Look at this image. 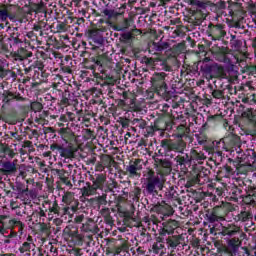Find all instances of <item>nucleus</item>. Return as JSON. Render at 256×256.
I'll list each match as a JSON object with an SVG mask.
<instances>
[{"mask_svg": "<svg viewBox=\"0 0 256 256\" xmlns=\"http://www.w3.org/2000/svg\"><path fill=\"white\" fill-rule=\"evenodd\" d=\"M88 37L93 41V43H95V45H103V43H105V40L99 30H90Z\"/></svg>", "mask_w": 256, "mask_h": 256, "instance_id": "nucleus-17", "label": "nucleus"}, {"mask_svg": "<svg viewBox=\"0 0 256 256\" xmlns=\"http://www.w3.org/2000/svg\"><path fill=\"white\" fill-rule=\"evenodd\" d=\"M65 170H59V169H56V174L58 175V177H59V179H60V181L62 180V179H65V177H67V176H65Z\"/></svg>", "mask_w": 256, "mask_h": 256, "instance_id": "nucleus-61", "label": "nucleus"}, {"mask_svg": "<svg viewBox=\"0 0 256 256\" xmlns=\"http://www.w3.org/2000/svg\"><path fill=\"white\" fill-rule=\"evenodd\" d=\"M3 98V103H10V101H12V99H16L17 101H23L24 98L21 96H17L15 94H13V92H9V91H5L2 94Z\"/></svg>", "mask_w": 256, "mask_h": 256, "instance_id": "nucleus-21", "label": "nucleus"}, {"mask_svg": "<svg viewBox=\"0 0 256 256\" xmlns=\"http://www.w3.org/2000/svg\"><path fill=\"white\" fill-rule=\"evenodd\" d=\"M98 186L97 184H92L91 182H87L86 186L81 188L82 197H91V195H95L97 193Z\"/></svg>", "mask_w": 256, "mask_h": 256, "instance_id": "nucleus-14", "label": "nucleus"}, {"mask_svg": "<svg viewBox=\"0 0 256 256\" xmlns=\"http://www.w3.org/2000/svg\"><path fill=\"white\" fill-rule=\"evenodd\" d=\"M230 45H231V49H233V51H241V47H243V41H241L239 39L230 41Z\"/></svg>", "mask_w": 256, "mask_h": 256, "instance_id": "nucleus-34", "label": "nucleus"}, {"mask_svg": "<svg viewBox=\"0 0 256 256\" xmlns=\"http://www.w3.org/2000/svg\"><path fill=\"white\" fill-rule=\"evenodd\" d=\"M165 180L159 175L155 174V171L148 170L142 179L143 193L155 197L159 195V191H163Z\"/></svg>", "mask_w": 256, "mask_h": 256, "instance_id": "nucleus-1", "label": "nucleus"}, {"mask_svg": "<svg viewBox=\"0 0 256 256\" xmlns=\"http://www.w3.org/2000/svg\"><path fill=\"white\" fill-rule=\"evenodd\" d=\"M101 215L102 217L106 218V217H109V215H111V212L109 210V208H104L101 210Z\"/></svg>", "mask_w": 256, "mask_h": 256, "instance_id": "nucleus-62", "label": "nucleus"}, {"mask_svg": "<svg viewBox=\"0 0 256 256\" xmlns=\"http://www.w3.org/2000/svg\"><path fill=\"white\" fill-rule=\"evenodd\" d=\"M143 170V161L141 159L131 160L126 167V173L130 177H141V171Z\"/></svg>", "mask_w": 256, "mask_h": 256, "instance_id": "nucleus-5", "label": "nucleus"}, {"mask_svg": "<svg viewBox=\"0 0 256 256\" xmlns=\"http://www.w3.org/2000/svg\"><path fill=\"white\" fill-rule=\"evenodd\" d=\"M174 161H176V167H179L182 171L187 169V165H191L189 154H185L184 156L178 155L174 158Z\"/></svg>", "mask_w": 256, "mask_h": 256, "instance_id": "nucleus-13", "label": "nucleus"}, {"mask_svg": "<svg viewBox=\"0 0 256 256\" xmlns=\"http://www.w3.org/2000/svg\"><path fill=\"white\" fill-rule=\"evenodd\" d=\"M60 209L61 208L59 207V204L57 203V201H54L52 204H49L48 211L49 213H54L55 215H59Z\"/></svg>", "mask_w": 256, "mask_h": 256, "instance_id": "nucleus-35", "label": "nucleus"}, {"mask_svg": "<svg viewBox=\"0 0 256 256\" xmlns=\"http://www.w3.org/2000/svg\"><path fill=\"white\" fill-rule=\"evenodd\" d=\"M0 173H4V175H15V173H17V160H13L12 162H2V168L0 169Z\"/></svg>", "mask_w": 256, "mask_h": 256, "instance_id": "nucleus-9", "label": "nucleus"}, {"mask_svg": "<svg viewBox=\"0 0 256 256\" xmlns=\"http://www.w3.org/2000/svg\"><path fill=\"white\" fill-rule=\"evenodd\" d=\"M206 217L209 223H217L219 221H225V217L219 216V214H217V209L215 208L211 212H208L206 214Z\"/></svg>", "mask_w": 256, "mask_h": 256, "instance_id": "nucleus-19", "label": "nucleus"}, {"mask_svg": "<svg viewBox=\"0 0 256 256\" xmlns=\"http://www.w3.org/2000/svg\"><path fill=\"white\" fill-rule=\"evenodd\" d=\"M242 117H244L245 119H248L249 121H253V119H255V114H253L252 109H248L247 111H244L242 113Z\"/></svg>", "mask_w": 256, "mask_h": 256, "instance_id": "nucleus-45", "label": "nucleus"}, {"mask_svg": "<svg viewBox=\"0 0 256 256\" xmlns=\"http://www.w3.org/2000/svg\"><path fill=\"white\" fill-rule=\"evenodd\" d=\"M234 219L236 222L247 223V221L253 220V213L251 211H241Z\"/></svg>", "mask_w": 256, "mask_h": 256, "instance_id": "nucleus-18", "label": "nucleus"}, {"mask_svg": "<svg viewBox=\"0 0 256 256\" xmlns=\"http://www.w3.org/2000/svg\"><path fill=\"white\" fill-rule=\"evenodd\" d=\"M69 97H71V93L65 90L62 94L61 105H64L65 107H67V105H69Z\"/></svg>", "mask_w": 256, "mask_h": 256, "instance_id": "nucleus-39", "label": "nucleus"}, {"mask_svg": "<svg viewBox=\"0 0 256 256\" xmlns=\"http://www.w3.org/2000/svg\"><path fill=\"white\" fill-rule=\"evenodd\" d=\"M224 62L228 63L224 70L222 66L218 67L219 73H221L222 79H228L230 83L239 79V71L235 70V64L227 57L224 58Z\"/></svg>", "mask_w": 256, "mask_h": 256, "instance_id": "nucleus-2", "label": "nucleus"}, {"mask_svg": "<svg viewBox=\"0 0 256 256\" xmlns=\"http://www.w3.org/2000/svg\"><path fill=\"white\" fill-rule=\"evenodd\" d=\"M161 69H162V71H171V67L165 61L162 62Z\"/></svg>", "mask_w": 256, "mask_h": 256, "instance_id": "nucleus-63", "label": "nucleus"}, {"mask_svg": "<svg viewBox=\"0 0 256 256\" xmlns=\"http://www.w3.org/2000/svg\"><path fill=\"white\" fill-rule=\"evenodd\" d=\"M63 211L64 215H71V213H75V211H77V206L64 207Z\"/></svg>", "mask_w": 256, "mask_h": 256, "instance_id": "nucleus-53", "label": "nucleus"}, {"mask_svg": "<svg viewBox=\"0 0 256 256\" xmlns=\"http://www.w3.org/2000/svg\"><path fill=\"white\" fill-rule=\"evenodd\" d=\"M166 228V231L168 232V235H173L175 233V229L179 227V223L175 220H170L163 224Z\"/></svg>", "mask_w": 256, "mask_h": 256, "instance_id": "nucleus-26", "label": "nucleus"}, {"mask_svg": "<svg viewBox=\"0 0 256 256\" xmlns=\"http://www.w3.org/2000/svg\"><path fill=\"white\" fill-rule=\"evenodd\" d=\"M224 143L229 149H235V147H241V138L235 134H229L224 138Z\"/></svg>", "mask_w": 256, "mask_h": 256, "instance_id": "nucleus-10", "label": "nucleus"}, {"mask_svg": "<svg viewBox=\"0 0 256 256\" xmlns=\"http://www.w3.org/2000/svg\"><path fill=\"white\" fill-rule=\"evenodd\" d=\"M246 72L248 75H252V77H256V66H247Z\"/></svg>", "mask_w": 256, "mask_h": 256, "instance_id": "nucleus-56", "label": "nucleus"}, {"mask_svg": "<svg viewBox=\"0 0 256 256\" xmlns=\"http://www.w3.org/2000/svg\"><path fill=\"white\" fill-rule=\"evenodd\" d=\"M211 33L217 39H221V37H225V35H227V32L225 31V25L223 24H217V25L212 24Z\"/></svg>", "mask_w": 256, "mask_h": 256, "instance_id": "nucleus-15", "label": "nucleus"}, {"mask_svg": "<svg viewBox=\"0 0 256 256\" xmlns=\"http://www.w3.org/2000/svg\"><path fill=\"white\" fill-rule=\"evenodd\" d=\"M185 241L183 234L171 235L166 238V245L168 249H177L181 243Z\"/></svg>", "mask_w": 256, "mask_h": 256, "instance_id": "nucleus-8", "label": "nucleus"}, {"mask_svg": "<svg viewBox=\"0 0 256 256\" xmlns=\"http://www.w3.org/2000/svg\"><path fill=\"white\" fill-rule=\"evenodd\" d=\"M131 25L129 24V19L125 18L122 24L119 26L118 31H125V29H129Z\"/></svg>", "mask_w": 256, "mask_h": 256, "instance_id": "nucleus-52", "label": "nucleus"}, {"mask_svg": "<svg viewBox=\"0 0 256 256\" xmlns=\"http://www.w3.org/2000/svg\"><path fill=\"white\" fill-rule=\"evenodd\" d=\"M142 221L143 223H145L148 229H152V231H156L159 223H161V221H159V219L155 215H147L142 219Z\"/></svg>", "mask_w": 256, "mask_h": 256, "instance_id": "nucleus-11", "label": "nucleus"}, {"mask_svg": "<svg viewBox=\"0 0 256 256\" xmlns=\"http://www.w3.org/2000/svg\"><path fill=\"white\" fill-rule=\"evenodd\" d=\"M133 201H139L141 199V188L135 187L132 191Z\"/></svg>", "mask_w": 256, "mask_h": 256, "instance_id": "nucleus-46", "label": "nucleus"}, {"mask_svg": "<svg viewBox=\"0 0 256 256\" xmlns=\"http://www.w3.org/2000/svg\"><path fill=\"white\" fill-rule=\"evenodd\" d=\"M31 249H35V243L24 242L19 248L20 253H29Z\"/></svg>", "mask_w": 256, "mask_h": 256, "instance_id": "nucleus-30", "label": "nucleus"}, {"mask_svg": "<svg viewBox=\"0 0 256 256\" xmlns=\"http://www.w3.org/2000/svg\"><path fill=\"white\" fill-rule=\"evenodd\" d=\"M198 9H207V7H215V3L211 2V1H200L197 5Z\"/></svg>", "mask_w": 256, "mask_h": 256, "instance_id": "nucleus-42", "label": "nucleus"}, {"mask_svg": "<svg viewBox=\"0 0 256 256\" xmlns=\"http://www.w3.org/2000/svg\"><path fill=\"white\" fill-rule=\"evenodd\" d=\"M60 155L66 159H73V157H75V153L67 148H62Z\"/></svg>", "mask_w": 256, "mask_h": 256, "instance_id": "nucleus-32", "label": "nucleus"}, {"mask_svg": "<svg viewBox=\"0 0 256 256\" xmlns=\"http://www.w3.org/2000/svg\"><path fill=\"white\" fill-rule=\"evenodd\" d=\"M167 74L165 72L155 73L152 77V86L156 89L158 95H165L167 93V83H165V78Z\"/></svg>", "mask_w": 256, "mask_h": 256, "instance_id": "nucleus-4", "label": "nucleus"}, {"mask_svg": "<svg viewBox=\"0 0 256 256\" xmlns=\"http://www.w3.org/2000/svg\"><path fill=\"white\" fill-rule=\"evenodd\" d=\"M133 39V34L131 32H126L121 34L120 41L121 43H129Z\"/></svg>", "mask_w": 256, "mask_h": 256, "instance_id": "nucleus-38", "label": "nucleus"}, {"mask_svg": "<svg viewBox=\"0 0 256 256\" xmlns=\"http://www.w3.org/2000/svg\"><path fill=\"white\" fill-rule=\"evenodd\" d=\"M75 201V193L66 191L64 192V195L62 196V203H65L66 205H71Z\"/></svg>", "mask_w": 256, "mask_h": 256, "instance_id": "nucleus-28", "label": "nucleus"}, {"mask_svg": "<svg viewBox=\"0 0 256 256\" xmlns=\"http://www.w3.org/2000/svg\"><path fill=\"white\" fill-rule=\"evenodd\" d=\"M118 123L122 125L123 129H127V127H129V119L127 118H119Z\"/></svg>", "mask_w": 256, "mask_h": 256, "instance_id": "nucleus-57", "label": "nucleus"}, {"mask_svg": "<svg viewBox=\"0 0 256 256\" xmlns=\"http://www.w3.org/2000/svg\"><path fill=\"white\" fill-rule=\"evenodd\" d=\"M10 41H13L14 45H19V43H23V40L19 38V33L13 32L10 35Z\"/></svg>", "mask_w": 256, "mask_h": 256, "instance_id": "nucleus-48", "label": "nucleus"}, {"mask_svg": "<svg viewBox=\"0 0 256 256\" xmlns=\"http://www.w3.org/2000/svg\"><path fill=\"white\" fill-rule=\"evenodd\" d=\"M159 61H161V58H149L147 56L142 58V63H144V65L148 66L150 69H155V65H157Z\"/></svg>", "mask_w": 256, "mask_h": 256, "instance_id": "nucleus-24", "label": "nucleus"}, {"mask_svg": "<svg viewBox=\"0 0 256 256\" xmlns=\"http://www.w3.org/2000/svg\"><path fill=\"white\" fill-rule=\"evenodd\" d=\"M141 237H143L142 238L143 243H149V241L151 240V234L149 233H146V234L142 233Z\"/></svg>", "mask_w": 256, "mask_h": 256, "instance_id": "nucleus-60", "label": "nucleus"}, {"mask_svg": "<svg viewBox=\"0 0 256 256\" xmlns=\"http://www.w3.org/2000/svg\"><path fill=\"white\" fill-rule=\"evenodd\" d=\"M32 67L33 69H37L38 71H43V69H45V64H43V62L41 61H36L34 62Z\"/></svg>", "mask_w": 256, "mask_h": 256, "instance_id": "nucleus-54", "label": "nucleus"}, {"mask_svg": "<svg viewBox=\"0 0 256 256\" xmlns=\"http://www.w3.org/2000/svg\"><path fill=\"white\" fill-rule=\"evenodd\" d=\"M105 181H107V177L105 176V174H98L96 176V180L93 182L94 185L101 187V185H103V183H105Z\"/></svg>", "mask_w": 256, "mask_h": 256, "instance_id": "nucleus-33", "label": "nucleus"}, {"mask_svg": "<svg viewBox=\"0 0 256 256\" xmlns=\"http://www.w3.org/2000/svg\"><path fill=\"white\" fill-rule=\"evenodd\" d=\"M30 107L31 111H34V113H41V111H43V104L40 102H32Z\"/></svg>", "mask_w": 256, "mask_h": 256, "instance_id": "nucleus-37", "label": "nucleus"}, {"mask_svg": "<svg viewBox=\"0 0 256 256\" xmlns=\"http://www.w3.org/2000/svg\"><path fill=\"white\" fill-rule=\"evenodd\" d=\"M61 183H63L64 185H66V187L73 189V183H71V180H69V177H64L61 180Z\"/></svg>", "mask_w": 256, "mask_h": 256, "instance_id": "nucleus-55", "label": "nucleus"}, {"mask_svg": "<svg viewBox=\"0 0 256 256\" xmlns=\"http://www.w3.org/2000/svg\"><path fill=\"white\" fill-rule=\"evenodd\" d=\"M153 49L158 53H162V51H167V49H171V44L169 42H164L160 40L159 42L152 43Z\"/></svg>", "mask_w": 256, "mask_h": 256, "instance_id": "nucleus-20", "label": "nucleus"}, {"mask_svg": "<svg viewBox=\"0 0 256 256\" xmlns=\"http://www.w3.org/2000/svg\"><path fill=\"white\" fill-rule=\"evenodd\" d=\"M52 87L56 89V91H61V82H53Z\"/></svg>", "mask_w": 256, "mask_h": 256, "instance_id": "nucleus-64", "label": "nucleus"}, {"mask_svg": "<svg viewBox=\"0 0 256 256\" xmlns=\"http://www.w3.org/2000/svg\"><path fill=\"white\" fill-rule=\"evenodd\" d=\"M151 211L153 213H163V211H165V206L161 204H156L151 208Z\"/></svg>", "mask_w": 256, "mask_h": 256, "instance_id": "nucleus-50", "label": "nucleus"}, {"mask_svg": "<svg viewBox=\"0 0 256 256\" xmlns=\"http://www.w3.org/2000/svg\"><path fill=\"white\" fill-rule=\"evenodd\" d=\"M161 125H165V122H163V121L155 122L154 128L156 129V131H165V126L161 127Z\"/></svg>", "mask_w": 256, "mask_h": 256, "instance_id": "nucleus-58", "label": "nucleus"}, {"mask_svg": "<svg viewBox=\"0 0 256 256\" xmlns=\"http://www.w3.org/2000/svg\"><path fill=\"white\" fill-rule=\"evenodd\" d=\"M219 66L217 65H205L204 67H202V71H204V73H213V71H215L216 69L219 71Z\"/></svg>", "mask_w": 256, "mask_h": 256, "instance_id": "nucleus-49", "label": "nucleus"}, {"mask_svg": "<svg viewBox=\"0 0 256 256\" xmlns=\"http://www.w3.org/2000/svg\"><path fill=\"white\" fill-rule=\"evenodd\" d=\"M161 147L165 149V151H174L175 153H184L187 148V142L183 139H179L177 141L164 139L161 141Z\"/></svg>", "mask_w": 256, "mask_h": 256, "instance_id": "nucleus-3", "label": "nucleus"}, {"mask_svg": "<svg viewBox=\"0 0 256 256\" xmlns=\"http://www.w3.org/2000/svg\"><path fill=\"white\" fill-rule=\"evenodd\" d=\"M240 245L241 241H239V238H231L227 240V246L224 247V253L229 256H237V251H239Z\"/></svg>", "mask_w": 256, "mask_h": 256, "instance_id": "nucleus-7", "label": "nucleus"}, {"mask_svg": "<svg viewBox=\"0 0 256 256\" xmlns=\"http://www.w3.org/2000/svg\"><path fill=\"white\" fill-rule=\"evenodd\" d=\"M189 158H190V162L197 161V163H203V161L207 159V156H205V153L199 150V148H192L190 150Z\"/></svg>", "mask_w": 256, "mask_h": 256, "instance_id": "nucleus-12", "label": "nucleus"}, {"mask_svg": "<svg viewBox=\"0 0 256 256\" xmlns=\"http://www.w3.org/2000/svg\"><path fill=\"white\" fill-rule=\"evenodd\" d=\"M207 181H209V176H207V174H205V172H200L198 173L196 176H193L189 182L192 183L193 185H205V183H207Z\"/></svg>", "mask_w": 256, "mask_h": 256, "instance_id": "nucleus-16", "label": "nucleus"}, {"mask_svg": "<svg viewBox=\"0 0 256 256\" xmlns=\"http://www.w3.org/2000/svg\"><path fill=\"white\" fill-rule=\"evenodd\" d=\"M18 53L20 54V57L23 61H25V59H29V57H33V52H29L24 48H20Z\"/></svg>", "mask_w": 256, "mask_h": 256, "instance_id": "nucleus-36", "label": "nucleus"}, {"mask_svg": "<svg viewBox=\"0 0 256 256\" xmlns=\"http://www.w3.org/2000/svg\"><path fill=\"white\" fill-rule=\"evenodd\" d=\"M115 189H119V184L113 181L112 183L109 184L108 191H110V193H113V195H118L119 191H115Z\"/></svg>", "mask_w": 256, "mask_h": 256, "instance_id": "nucleus-40", "label": "nucleus"}, {"mask_svg": "<svg viewBox=\"0 0 256 256\" xmlns=\"http://www.w3.org/2000/svg\"><path fill=\"white\" fill-rule=\"evenodd\" d=\"M97 201L100 205H107V194H103L97 198Z\"/></svg>", "mask_w": 256, "mask_h": 256, "instance_id": "nucleus-59", "label": "nucleus"}, {"mask_svg": "<svg viewBox=\"0 0 256 256\" xmlns=\"http://www.w3.org/2000/svg\"><path fill=\"white\" fill-rule=\"evenodd\" d=\"M240 229L239 227L232 225V226H228V227H223L221 234L222 235H228L229 237H233V235H235L236 233H239Z\"/></svg>", "mask_w": 256, "mask_h": 256, "instance_id": "nucleus-22", "label": "nucleus"}, {"mask_svg": "<svg viewBox=\"0 0 256 256\" xmlns=\"http://www.w3.org/2000/svg\"><path fill=\"white\" fill-rule=\"evenodd\" d=\"M177 129L180 132V134H178L179 139H183V137H185V134L189 133V128H186L185 125H179Z\"/></svg>", "mask_w": 256, "mask_h": 256, "instance_id": "nucleus-44", "label": "nucleus"}, {"mask_svg": "<svg viewBox=\"0 0 256 256\" xmlns=\"http://www.w3.org/2000/svg\"><path fill=\"white\" fill-rule=\"evenodd\" d=\"M212 97H214V99H225V92H223V90H213Z\"/></svg>", "mask_w": 256, "mask_h": 256, "instance_id": "nucleus-47", "label": "nucleus"}, {"mask_svg": "<svg viewBox=\"0 0 256 256\" xmlns=\"http://www.w3.org/2000/svg\"><path fill=\"white\" fill-rule=\"evenodd\" d=\"M243 201L246 205H255L253 195L251 194L244 196Z\"/></svg>", "mask_w": 256, "mask_h": 256, "instance_id": "nucleus-51", "label": "nucleus"}, {"mask_svg": "<svg viewBox=\"0 0 256 256\" xmlns=\"http://www.w3.org/2000/svg\"><path fill=\"white\" fill-rule=\"evenodd\" d=\"M104 17H107V19H117L121 13L115 11L114 9L105 8L102 11Z\"/></svg>", "mask_w": 256, "mask_h": 256, "instance_id": "nucleus-29", "label": "nucleus"}, {"mask_svg": "<svg viewBox=\"0 0 256 256\" xmlns=\"http://www.w3.org/2000/svg\"><path fill=\"white\" fill-rule=\"evenodd\" d=\"M152 251L155 255H165V245L163 243L155 242L152 245Z\"/></svg>", "mask_w": 256, "mask_h": 256, "instance_id": "nucleus-27", "label": "nucleus"}, {"mask_svg": "<svg viewBox=\"0 0 256 256\" xmlns=\"http://www.w3.org/2000/svg\"><path fill=\"white\" fill-rule=\"evenodd\" d=\"M165 196L167 199H174V201H179V193L177 192V187L170 186L167 189Z\"/></svg>", "mask_w": 256, "mask_h": 256, "instance_id": "nucleus-25", "label": "nucleus"}, {"mask_svg": "<svg viewBox=\"0 0 256 256\" xmlns=\"http://www.w3.org/2000/svg\"><path fill=\"white\" fill-rule=\"evenodd\" d=\"M11 8V5H0V21H7L9 17V11H11Z\"/></svg>", "mask_w": 256, "mask_h": 256, "instance_id": "nucleus-23", "label": "nucleus"}, {"mask_svg": "<svg viewBox=\"0 0 256 256\" xmlns=\"http://www.w3.org/2000/svg\"><path fill=\"white\" fill-rule=\"evenodd\" d=\"M132 125L138 127V129H145V127H147V122L141 118H135L132 120Z\"/></svg>", "mask_w": 256, "mask_h": 256, "instance_id": "nucleus-31", "label": "nucleus"}, {"mask_svg": "<svg viewBox=\"0 0 256 256\" xmlns=\"http://www.w3.org/2000/svg\"><path fill=\"white\" fill-rule=\"evenodd\" d=\"M236 255L237 256H249V255H251V252L249 251V248L241 247V248H238Z\"/></svg>", "mask_w": 256, "mask_h": 256, "instance_id": "nucleus-41", "label": "nucleus"}, {"mask_svg": "<svg viewBox=\"0 0 256 256\" xmlns=\"http://www.w3.org/2000/svg\"><path fill=\"white\" fill-rule=\"evenodd\" d=\"M9 225L11 227H18V231H21L23 229V222L16 219L9 220Z\"/></svg>", "mask_w": 256, "mask_h": 256, "instance_id": "nucleus-43", "label": "nucleus"}, {"mask_svg": "<svg viewBox=\"0 0 256 256\" xmlns=\"http://www.w3.org/2000/svg\"><path fill=\"white\" fill-rule=\"evenodd\" d=\"M155 165L162 170L164 175H170L173 171V162L167 158H159V156H153Z\"/></svg>", "mask_w": 256, "mask_h": 256, "instance_id": "nucleus-6", "label": "nucleus"}]
</instances>
